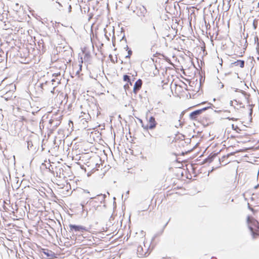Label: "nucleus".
Instances as JSON below:
<instances>
[{"instance_id": "nucleus-1", "label": "nucleus", "mask_w": 259, "mask_h": 259, "mask_svg": "<svg viewBox=\"0 0 259 259\" xmlns=\"http://www.w3.org/2000/svg\"><path fill=\"white\" fill-rule=\"evenodd\" d=\"M250 96L244 92H236L233 96V99L230 102V105L235 109H240L245 107L249 103Z\"/></svg>"}, {"instance_id": "nucleus-2", "label": "nucleus", "mask_w": 259, "mask_h": 259, "mask_svg": "<svg viewBox=\"0 0 259 259\" xmlns=\"http://www.w3.org/2000/svg\"><path fill=\"white\" fill-rule=\"evenodd\" d=\"M187 83L185 82H171L170 88L172 92L178 96L181 95L187 91Z\"/></svg>"}, {"instance_id": "nucleus-3", "label": "nucleus", "mask_w": 259, "mask_h": 259, "mask_svg": "<svg viewBox=\"0 0 259 259\" xmlns=\"http://www.w3.org/2000/svg\"><path fill=\"white\" fill-rule=\"evenodd\" d=\"M69 231L72 233L73 239H77V237L82 236L83 233L87 231L85 227L82 226L70 224L69 225Z\"/></svg>"}, {"instance_id": "nucleus-4", "label": "nucleus", "mask_w": 259, "mask_h": 259, "mask_svg": "<svg viewBox=\"0 0 259 259\" xmlns=\"http://www.w3.org/2000/svg\"><path fill=\"white\" fill-rule=\"evenodd\" d=\"M231 137L236 139L238 143H243L249 141L250 135L247 133L246 130H243L237 134L231 135Z\"/></svg>"}, {"instance_id": "nucleus-5", "label": "nucleus", "mask_w": 259, "mask_h": 259, "mask_svg": "<svg viewBox=\"0 0 259 259\" xmlns=\"http://www.w3.org/2000/svg\"><path fill=\"white\" fill-rule=\"evenodd\" d=\"M187 91L189 92L190 95H193L199 92L201 82H187Z\"/></svg>"}, {"instance_id": "nucleus-6", "label": "nucleus", "mask_w": 259, "mask_h": 259, "mask_svg": "<svg viewBox=\"0 0 259 259\" xmlns=\"http://www.w3.org/2000/svg\"><path fill=\"white\" fill-rule=\"evenodd\" d=\"M207 108H203L201 109L195 110L190 114V118L192 120L199 121L202 118L203 113Z\"/></svg>"}, {"instance_id": "nucleus-7", "label": "nucleus", "mask_w": 259, "mask_h": 259, "mask_svg": "<svg viewBox=\"0 0 259 259\" xmlns=\"http://www.w3.org/2000/svg\"><path fill=\"white\" fill-rule=\"evenodd\" d=\"M147 123L146 125H142L144 129L146 130H153L156 127L157 123L153 116H150L149 118H147Z\"/></svg>"}, {"instance_id": "nucleus-8", "label": "nucleus", "mask_w": 259, "mask_h": 259, "mask_svg": "<svg viewBox=\"0 0 259 259\" xmlns=\"http://www.w3.org/2000/svg\"><path fill=\"white\" fill-rule=\"evenodd\" d=\"M137 75L136 71H134L133 72L128 73L127 74L123 75V81H142L140 78L137 79L135 77Z\"/></svg>"}, {"instance_id": "nucleus-9", "label": "nucleus", "mask_w": 259, "mask_h": 259, "mask_svg": "<svg viewBox=\"0 0 259 259\" xmlns=\"http://www.w3.org/2000/svg\"><path fill=\"white\" fill-rule=\"evenodd\" d=\"M152 31L151 33V35L149 36V39L151 40V42L152 44H154V42L156 41V39L157 38L158 35L157 33L155 30V28L154 26V24H152Z\"/></svg>"}, {"instance_id": "nucleus-10", "label": "nucleus", "mask_w": 259, "mask_h": 259, "mask_svg": "<svg viewBox=\"0 0 259 259\" xmlns=\"http://www.w3.org/2000/svg\"><path fill=\"white\" fill-rule=\"evenodd\" d=\"M209 118L207 114L203 113L202 118L199 119V121L202 123L203 124H208L209 122Z\"/></svg>"}, {"instance_id": "nucleus-11", "label": "nucleus", "mask_w": 259, "mask_h": 259, "mask_svg": "<svg viewBox=\"0 0 259 259\" xmlns=\"http://www.w3.org/2000/svg\"><path fill=\"white\" fill-rule=\"evenodd\" d=\"M42 251L47 257L51 258H53L56 257L55 253L51 250H49L47 249H42Z\"/></svg>"}, {"instance_id": "nucleus-12", "label": "nucleus", "mask_w": 259, "mask_h": 259, "mask_svg": "<svg viewBox=\"0 0 259 259\" xmlns=\"http://www.w3.org/2000/svg\"><path fill=\"white\" fill-rule=\"evenodd\" d=\"M244 61L238 60L236 61H235L231 64V66H240L241 68H243L244 67Z\"/></svg>"}, {"instance_id": "nucleus-13", "label": "nucleus", "mask_w": 259, "mask_h": 259, "mask_svg": "<svg viewBox=\"0 0 259 259\" xmlns=\"http://www.w3.org/2000/svg\"><path fill=\"white\" fill-rule=\"evenodd\" d=\"M147 9L144 6H142L140 8L139 11L138 12V16L139 17L142 16L143 15H146L147 14Z\"/></svg>"}, {"instance_id": "nucleus-14", "label": "nucleus", "mask_w": 259, "mask_h": 259, "mask_svg": "<svg viewBox=\"0 0 259 259\" xmlns=\"http://www.w3.org/2000/svg\"><path fill=\"white\" fill-rule=\"evenodd\" d=\"M142 84V82H135L134 87V92L135 94L141 89Z\"/></svg>"}, {"instance_id": "nucleus-15", "label": "nucleus", "mask_w": 259, "mask_h": 259, "mask_svg": "<svg viewBox=\"0 0 259 259\" xmlns=\"http://www.w3.org/2000/svg\"><path fill=\"white\" fill-rule=\"evenodd\" d=\"M79 118L81 119V120H84L85 122H88L89 119V115L82 112L81 115L79 116Z\"/></svg>"}, {"instance_id": "nucleus-16", "label": "nucleus", "mask_w": 259, "mask_h": 259, "mask_svg": "<svg viewBox=\"0 0 259 259\" xmlns=\"http://www.w3.org/2000/svg\"><path fill=\"white\" fill-rule=\"evenodd\" d=\"M232 128L234 132H235V134H237V133H239V132H240V131L243 130L240 129L237 124H232Z\"/></svg>"}, {"instance_id": "nucleus-17", "label": "nucleus", "mask_w": 259, "mask_h": 259, "mask_svg": "<svg viewBox=\"0 0 259 259\" xmlns=\"http://www.w3.org/2000/svg\"><path fill=\"white\" fill-rule=\"evenodd\" d=\"M9 78H10L11 80H15L16 79H17V78H16V76L15 75H14L13 74V72H12L10 75L9 77H5L4 79H2V81H5V80L6 79H8Z\"/></svg>"}, {"instance_id": "nucleus-18", "label": "nucleus", "mask_w": 259, "mask_h": 259, "mask_svg": "<svg viewBox=\"0 0 259 259\" xmlns=\"http://www.w3.org/2000/svg\"><path fill=\"white\" fill-rule=\"evenodd\" d=\"M141 19V20L142 22L144 23H147L148 21V19H147V17H146V15H143L142 16H140L139 17Z\"/></svg>"}, {"instance_id": "nucleus-19", "label": "nucleus", "mask_w": 259, "mask_h": 259, "mask_svg": "<svg viewBox=\"0 0 259 259\" xmlns=\"http://www.w3.org/2000/svg\"><path fill=\"white\" fill-rule=\"evenodd\" d=\"M215 87L217 89L220 90L224 87V84L222 82H218L216 84Z\"/></svg>"}, {"instance_id": "nucleus-20", "label": "nucleus", "mask_w": 259, "mask_h": 259, "mask_svg": "<svg viewBox=\"0 0 259 259\" xmlns=\"http://www.w3.org/2000/svg\"><path fill=\"white\" fill-rule=\"evenodd\" d=\"M98 202H100V204H102V201H99L98 198H96L95 200L92 201L93 204H94V206H96L95 203Z\"/></svg>"}, {"instance_id": "nucleus-21", "label": "nucleus", "mask_w": 259, "mask_h": 259, "mask_svg": "<svg viewBox=\"0 0 259 259\" xmlns=\"http://www.w3.org/2000/svg\"><path fill=\"white\" fill-rule=\"evenodd\" d=\"M132 55V51L131 50H128V54L125 56V58H130L131 56Z\"/></svg>"}, {"instance_id": "nucleus-22", "label": "nucleus", "mask_w": 259, "mask_h": 259, "mask_svg": "<svg viewBox=\"0 0 259 259\" xmlns=\"http://www.w3.org/2000/svg\"><path fill=\"white\" fill-rule=\"evenodd\" d=\"M109 57L110 58V60H111V61L112 62H113V63H115V62L117 63V57H116V61H114V59L112 58V56L111 55H109Z\"/></svg>"}, {"instance_id": "nucleus-23", "label": "nucleus", "mask_w": 259, "mask_h": 259, "mask_svg": "<svg viewBox=\"0 0 259 259\" xmlns=\"http://www.w3.org/2000/svg\"><path fill=\"white\" fill-rule=\"evenodd\" d=\"M90 57V55L88 54H85L84 55V59H85V58L87 59H88L89 57Z\"/></svg>"}, {"instance_id": "nucleus-24", "label": "nucleus", "mask_w": 259, "mask_h": 259, "mask_svg": "<svg viewBox=\"0 0 259 259\" xmlns=\"http://www.w3.org/2000/svg\"><path fill=\"white\" fill-rule=\"evenodd\" d=\"M57 96H59V97H60V96H63V93H60V94H58Z\"/></svg>"}, {"instance_id": "nucleus-25", "label": "nucleus", "mask_w": 259, "mask_h": 259, "mask_svg": "<svg viewBox=\"0 0 259 259\" xmlns=\"http://www.w3.org/2000/svg\"><path fill=\"white\" fill-rule=\"evenodd\" d=\"M71 5H69V12L71 11Z\"/></svg>"}, {"instance_id": "nucleus-26", "label": "nucleus", "mask_w": 259, "mask_h": 259, "mask_svg": "<svg viewBox=\"0 0 259 259\" xmlns=\"http://www.w3.org/2000/svg\"><path fill=\"white\" fill-rule=\"evenodd\" d=\"M231 74V73H230V72H228V73H225V75H227V74Z\"/></svg>"}, {"instance_id": "nucleus-27", "label": "nucleus", "mask_w": 259, "mask_h": 259, "mask_svg": "<svg viewBox=\"0 0 259 259\" xmlns=\"http://www.w3.org/2000/svg\"><path fill=\"white\" fill-rule=\"evenodd\" d=\"M257 40H258V37H255V41Z\"/></svg>"}, {"instance_id": "nucleus-28", "label": "nucleus", "mask_w": 259, "mask_h": 259, "mask_svg": "<svg viewBox=\"0 0 259 259\" xmlns=\"http://www.w3.org/2000/svg\"><path fill=\"white\" fill-rule=\"evenodd\" d=\"M257 40H258V37H255V41Z\"/></svg>"}, {"instance_id": "nucleus-29", "label": "nucleus", "mask_w": 259, "mask_h": 259, "mask_svg": "<svg viewBox=\"0 0 259 259\" xmlns=\"http://www.w3.org/2000/svg\"><path fill=\"white\" fill-rule=\"evenodd\" d=\"M130 82V84L131 85H132V81H130V82Z\"/></svg>"}, {"instance_id": "nucleus-30", "label": "nucleus", "mask_w": 259, "mask_h": 259, "mask_svg": "<svg viewBox=\"0 0 259 259\" xmlns=\"http://www.w3.org/2000/svg\"><path fill=\"white\" fill-rule=\"evenodd\" d=\"M51 81H55V79H52Z\"/></svg>"}, {"instance_id": "nucleus-31", "label": "nucleus", "mask_w": 259, "mask_h": 259, "mask_svg": "<svg viewBox=\"0 0 259 259\" xmlns=\"http://www.w3.org/2000/svg\"><path fill=\"white\" fill-rule=\"evenodd\" d=\"M126 48L127 49H128V46H126Z\"/></svg>"}, {"instance_id": "nucleus-32", "label": "nucleus", "mask_w": 259, "mask_h": 259, "mask_svg": "<svg viewBox=\"0 0 259 259\" xmlns=\"http://www.w3.org/2000/svg\"><path fill=\"white\" fill-rule=\"evenodd\" d=\"M187 81H190L189 79L186 80Z\"/></svg>"}, {"instance_id": "nucleus-33", "label": "nucleus", "mask_w": 259, "mask_h": 259, "mask_svg": "<svg viewBox=\"0 0 259 259\" xmlns=\"http://www.w3.org/2000/svg\"><path fill=\"white\" fill-rule=\"evenodd\" d=\"M234 75L235 76H236V75H237V74H236V73L234 74Z\"/></svg>"}]
</instances>
